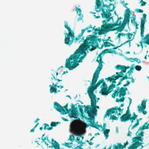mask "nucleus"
I'll list each match as a JSON object with an SVG mask.
<instances>
[{"label": "nucleus", "mask_w": 149, "mask_h": 149, "mask_svg": "<svg viewBox=\"0 0 149 149\" xmlns=\"http://www.w3.org/2000/svg\"><path fill=\"white\" fill-rule=\"evenodd\" d=\"M81 114V118L83 119V118L85 119L86 120H92L93 119H92V118H88L86 117L84 115H83V113Z\"/></svg>", "instance_id": "49530a36"}, {"label": "nucleus", "mask_w": 149, "mask_h": 149, "mask_svg": "<svg viewBox=\"0 0 149 149\" xmlns=\"http://www.w3.org/2000/svg\"><path fill=\"white\" fill-rule=\"evenodd\" d=\"M84 112L88 113L90 118H92V119L93 120L95 119L94 116H93V109L90 107V105H88L85 107Z\"/></svg>", "instance_id": "ddd939ff"}, {"label": "nucleus", "mask_w": 149, "mask_h": 149, "mask_svg": "<svg viewBox=\"0 0 149 149\" xmlns=\"http://www.w3.org/2000/svg\"><path fill=\"white\" fill-rule=\"evenodd\" d=\"M134 67L136 70L138 71H140L142 68L141 66L138 65L135 66Z\"/></svg>", "instance_id": "5fc2aeb1"}, {"label": "nucleus", "mask_w": 149, "mask_h": 149, "mask_svg": "<svg viewBox=\"0 0 149 149\" xmlns=\"http://www.w3.org/2000/svg\"><path fill=\"white\" fill-rule=\"evenodd\" d=\"M118 146H116L115 144H114L113 145V148L114 149L116 147H117L118 149H123V145H122L121 143H117Z\"/></svg>", "instance_id": "a19ab883"}, {"label": "nucleus", "mask_w": 149, "mask_h": 149, "mask_svg": "<svg viewBox=\"0 0 149 149\" xmlns=\"http://www.w3.org/2000/svg\"><path fill=\"white\" fill-rule=\"evenodd\" d=\"M93 38L92 37L91 35H88L87 36L86 39L84 40V42L87 44H90Z\"/></svg>", "instance_id": "cd10ccee"}, {"label": "nucleus", "mask_w": 149, "mask_h": 149, "mask_svg": "<svg viewBox=\"0 0 149 149\" xmlns=\"http://www.w3.org/2000/svg\"><path fill=\"white\" fill-rule=\"evenodd\" d=\"M109 6V8L107 7L108 9L106 10V12H109L113 11L115 8L114 5L113 4L110 3Z\"/></svg>", "instance_id": "72a5a7b5"}, {"label": "nucleus", "mask_w": 149, "mask_h": 149, "mask_svg": "<svg viewBox=\"0 0 149 149\" xmlns=\"http://www.w3.org/2000/svg\"><path fill=\"white\" fill-rule=\"evenodd\" d=\"M125 100V97H123L122 98L120 99L117 98L116 100V102H123Z\"/></svg>", "instance_id": "8fccbe9b"}, {"label": "nucleus", "mask_w": 149, "mask_h": 149, "mask_svg": "<svg viewBox=\"0 0 149 149\" xmlns=\"http://www.w3.org/2000/svg\"><path fill=\"white\" fill-rule=\"evenodd\" d=\"M100 87L102 88H105V87L107 88V84H106L105 82L104 81V82L102 83V84L101 86Z\"/></svg>", "instance_id": "bf43d9fd"}, {"label": "nucleus", "mask_w": 149, "mask_h": 149, "mask_svg": "<svg viewBox=\"0 0 149 149\" xmlns=\"http://www.w3.org/2000/svg\"><path fill=\"white\" fill-rule=\"evenodd\" d=\"M69 140L72 142L74 140V137L73 134L71 135L70 136Z\"/></svg>", "instance_id": "864d4df0"}, {"label": "nucleus", "mask_w": 149, "mask_h": 149, "mask_svg": "<svg viewBox=\"0 0 149 149\" xmlns=\"http://www.w3.org/2000/svg\"><path fill=\"white\" fill-rule=\"evenodd\" d=\"M83 54V56H81L80 58L79 57L77 60H76L74 58L76 54H74L72 57L71 55L69 58H67L66 60L65 67L68 69L70 70H72L76 68L79 65V63L82 62L83 59L86 55V53H84Z\"/></svg>", "instance_id": "f03ea898"}, {"label": "nucleus", "mask_w": 149, "mask_h": 149, "mask_svg": "<svg viewBox=\"0 0 149 149\" xmlns=\"http://www.w3.org/2000/svg\"><path fill=\"white\" fill-rule=\"evenodd\" d=\"M127 38L129 40H131L133 36V34L132 33H127Z\"/></svg>", "instance_id": "09e8293b"}, {"label": "nucleus", "mask_w": 149, "mask_h": 149, "mask_svg": "<svg viewBox=\"0 0 149 149\" xmlns=\"http://www.w3.org/2000/svg\"><path fill=\"white\" fill-rule=\"evenodd\" d=\"M125 13V18L122 23H121V24L119 26L121 25L122 26H124L125 27V26L126 25L127 23L129 22L130 14H131V12L130 11L129 8H127L126 10Z\"/></svg>", "instance_id": "9d476101"}, {"label": "nucleus", "mask_w": 149, "mask_h": 149, "mask_svg": "<svg viewBox=\"0 0 149 149\" xmlns=\"http://www.w3.org/2000/svg\"><path fill=\"white\" fill-rule=\"evenodd\" d=\"M74 131V133L77 135L79 136L77 137L76 140L78 141H80V138L81 136V133L79 130H76V129L74 128L73 129Z\"/></svg>", "instance_id": "393cba45"}, {"label": "nucleus", "mask_w": 149, "mask_h": 149, "mask_svg": "<svg viewBox=\"0 0 149 149\" xmlns=\"http://www.w3.org/2000/svg\"><path fill=\"white\" fill-rule=\"evenodd\" d=\"M92 28H93L92 27V25L91 24H90L89 26H87L84 29H82L81 30V32H82L83 31V33H84L86 30H88V29H89L91 28V29H92Z\"/></svg>", "instance_id": "de8ad7c7"}, {"label": "nucleus", "mask_w": 149, "mask_h": 149, "mask_svg": "<svg viewBox=\"0 0 149 149\" xmlns=\"http://www.w3.org/2000/svg\"><path fill=\"white\" fill-rule=\"evenodd\" d=\"M106 54L105 49L101 52L97 56V58L96 61L97 62H99L102 61V56H101L102 55L104 56Z\"/></svg>", "instance_id": "b1692460"}, {"label": "nucleus", "mask_w": 149, "mask_h": 149, "mask_svg": "<svg viewBox=\"0 0 149 149\" xmlns=\"http://www.w3.org/2000/svg\"><path fill=\"white\" fill-rule=\"evenodd\" d=\"M149 123L147 124V122H146L143 125L142 127H141L139 128L137 133L139 131H140L141 130H143L145 129H148L149 128Z\"/></svg>", "instance_id": "bb28decb"}, {"label": "nucleus", "mask_w": 149, "mask_h": 149, "mask_svg": "<svg viewBox=\"0 0 149 149\" xmlns=\"http://www.w3.org/2000/svg\"><path fill=\"white\" fill-rule=\"evenodd\" d=\"M104 81V79L103 78H102L99 80L97 84L99 86L101 83H103Z\"/></svg>", "instance_id": "4d7b16f0"}, {"label": "nucleus", "mask_w": 149, "mask_h": 149, "mask_svg": "<svg viewBox=\"0 0 149 149\" xmlns=\"http://www.w3.org/2000/svg\"><path fill=\"white\" fill-rule=\"evenodd\" d=\"M119 79V77L117 76H116L115 75L111 76L110 77L105 78V80L108 81H109L110 83L112 82V84H114L116 83V80Z\"/></svg>", "instance_id": "f3484780"}, {"label": "nucleus", "mask_w": 149, "mask_h": 149, "mask_svg": "<svg viewBox=\"0 0 149 149\" xmlns=\"http://www.w3.org/2000/svg\"><path fill=\"white\" fill-rule=\"evenodd\" d=\"M108 90V88L107 87L102 88L101 90L100 91V93L101 94L103 95L107 96L108 94L109 93Z\"/></svg>", "instance_id": "4be33fe9"}, {"label": "nucleus", "mask_w": 149, "mask_h": 149, "mask_svg": "<svg viewBox=\"0 0 149 149\" xmlns=\"http://www.w3.org/2000/svg\"><path fill=\"white\" fill-rule=\"evenodd\" d=\"M52 75L54 77V79L56 80H57L58 82L61 81H62V80H60L59 79H57L56 77H55L53 74H52Z\"/></svg>", "instance_id": "338daca9"}, {"label": "nucleus", "mask_w": 149, "mask_h": 149, "mask_svg": "<svg viewBox=\"0 0 149 149\" xmlns=\"http://www.w3.org/2000/svg\"><path fill=\"white\" fill-rule=\"evenodd\" d=\"M145 19H142L141 20L140 25L141 36L142 38L144 37V24L146 22Z\"/></svg>", "instance_id": "a211bd4d"}, {"label": "nucleus", "mask_w": 149, "mask_h": 149, "mask_svg": "<svg viewBox=\"0 0 149 149\" xmlns=\"http://www.w3.org/2000/svg\"><path fill=\"white\" fill-rule=\"evenodd\" d=\"M142 3L141 4V6H144L145 5H146V2L143 1H141L139 2V3Z\"/></svg>", "instance_id": "0e129e2a"}, {"label": "nucleus", "mask_w": 149, "mask_h": 149, "mask_svg": "<svg viewBox=\"0 0 149 149\" xmlns=\"http://www.w3.org/2000/svg\"><path fill=\"white\" fill-rule=\"evenodd\" d=\"M139 124V122H138V121H136V123L132 127V129H133L135 127H136Z\"/></svg>", "instance_id": "680f3d73"}, {"label": "nucleus", "mask_w": 149, "mask_h": 149, "mask_svg": "<svg viewBox=\"0 0 149 149\" xmlns=\"http://www.w3.org/2000/svg\"><path fill=\"white\" fill-rule=\"evenodd\" d=\"M75 105L72 104L71 105V108L68 109V103L65 106L62 107L57 102H55L54 103V108L62 114H65L71 111V118L74 117V116L76 115V112H77V108L75 107Z\"/></svg>", "instance_id": "f257e3e1"}, {"label": "nucleus", "mask_w": 149, "mask_h": 149, "mask_svg": "<svg viewBox=\"0 0 149 149\" xmlns=\"http://www.w3.org/2000/svg\"><path fill=\"white\" fill-rule=\"evenodd\" d=\"M127 33H119L117 36V38H118V40L119 41H120V37L121 36H125L126 35H127Z\"/></svg>", "instance_id": "79ce46f5"}, {"label": "nucleus", "mask_w": 149, "mask_h": 149, "mask_svg": "<svg viewBox=\"0 0 149 149\" xmlns=\"http://www.w3.org/2000/svg\"><path fill=\"white\" fill-rule=\"evenodd\" d=\"M123 73L124 72H122V71H120V72H116V74L117 75H116V76H117L119 77V78H121L123 77L124 76V74H123Z\"/></svg>", "instance_id": "37998d69"}, {"label": "nucleus", "mask_w": 149, "mask_h": 149, "mask_svg": "<svg viewBox=\"0 0 149 149\" xmlns=\"http://www.w3.org/2000/svg\"><path fill=\"white\" fill-rule=\"evenodd\" d=\"M123 104H121L120 107H116L108 109L104 115V118H105L107 116H109L111 113H116L118 115H121L123 113V109H121L120 107H123Z\"/></svg>", "instance_id": "0eeeda50"}, {"label": "nucleus", "mask_w": 149, "mask_h": 149, "mask_svg": "<svg viewBox=\"0 0 149 149\" xmlns=\"http://www.w3.org/2000/svg\"><path fill=\"white\" fill-rule=\"evenodd\" d=\"M79 17L78 18V21L81 19L83 17V15L81 14V13H80L79 14Z\"/></svg>", "instance_id": "69168bd1"}, {"label": "nucleus", "mask_w": 149, "mask_h": 149, "mask_svg": "<svg viewBox=\"0 0 149 149\" xmlns=\"http://www.w3.org/2000/svg\"><path fill=\"white\" fill-rule=\"evenodd\" d=\"M111 119L113 120H118V118L116 116L114 115H112L109 118V119Z\"/></svg>", "instance_id": "603ef678"}, {"label": "nucleus", "mask_w": 149, "mask_h": 149, "mask_svg": "<svg viewBox=\"0 0 149 149\" xmlns=\"http://www.w3.org/2000/svg\"><path fill=\"white\" fill-rule=\"evenodd\" d=\"M52 85H49V86L50 87V92L51 93H52L53 92L55 93H57V89L56 87H57V83H56L55 84H54L53 82H52Z\"/></svg>", "instance_id": "6ab92c4d"}, {"label": "nucleus", "mask_w": 149, "mask_h": 149, "mask_svg": "<svg viewBox=\"0 0 149 149\" xmlns=\"http://www.w3.org/2000/svg\"><path fill=\"white\" fill-rule=\"evenodd\" d=\"M130 60H133L134 61H131L132 62H134V61H136L138 63H141V61L139 59H138L137 58H130Z\"/></svg>", "instance_id": "a18cd8bd"}, {"label": "nucleus", "mask_w": 149, "mask_h": 149, "mask_svg": "<svg viewBox=\"0 0 149 149\" xmlns=\"http://www.w3.org/2000/svg\"><path fill=\"white\" fill-rule=\"evenodd\" d=\"M128 99L129 100V101H130L129 104H129V105L128 107L127 108V110L126 111L125 113L124 114L125 115H126L129 116H130L131 115V114L130 112V110H129V107H130V104H131L132 102V100L130 97H129Z\"/></svg>", "instance_id": "c756f323"}, {"label": "nucleus", "mask_w": 149, "mask_h": 149, "mask_svg": "<svg viewBox=\"0 0 149 149\" xmlns=\"http://www.w3.org/2000/svg\"><path fill=\"white\" fill-rule=\"evenodd\" d=\"M78 107L79 108V111L81 113V114L83 113V110L82 109V107H81V106L79 105L78 106Z\"/></svg>", "instance_id": "13d9d810"}, {"label": "nucleus", "mask_w": 149, "mask_h": 149, "mask_svg": "<svg viewBox=\"0 0 149 149\" xmlns=\"http://www.w3.org/2000/svg\"><path fill=\"white\" fill-rule=\"evenodd\" d=\"M65 146H66L67 147L70 148L71 147V146H70V145H71L72 144V143H65Z\"/></svg>", "instance_id": "052dcab7"}, {"label": "nucleus", "mask_w": 149, "mask_h": 149, "mask_svg": "<svg viewBox=\"0 0 149 149\" xmlns=\"http://www.w3.org/2000/svg\"><path fill=\"white\" fill-rule=\"evenodd\" d=\"M103 46L106 47H109L110 46H114V45L110 42H109L107 41H106L105 42H104L103 44L102 45L101 47L100 48V49H102Z\"/></svg>", "instance_id": "c85d7f7f"}, {"label": "nucleus", "mask_w": 149, "mask_h": 149, "mask_svg": "<svg viewBox=\"0 0 149 149\" xmlns=\"http://www.w3.org/2000/svg\"><path fill=\"white\" fill-rule=\"evenodd\" d=\"M93 120V123L94 124H90V125L92 127L95 128L97 129H99V127H101L102 128V125H99L98 124H95V123L94 119H92Z\"/></svg>", "instance_id": "2f4dec72"}, {"label": "nucleus", "mask_w": 149, "mask_h": 149, "mask_svg": "<svg viewBox=\"0 0 149 149\" xmlns=\"http://www.w3.org/2000/svg\"><path fill=\"white\" fill-rule=\"evenodd\" d=\"M109 129H106L104 130V131L103 133L104 134V136L106 137V139H107L108 138L109 136V133L110 132Z\"/></svg>", "instance_id": "4c0bfd02"}, {"label": "nucleus", "mask_w": 149, "mask_h": 149, "mask_svg": "<svg viewBox=\"0 0 149 149\" xmlns=\"http://www.w3.org/2000/svg\"><path fill=\"white\" fill-rule=\"evenodd\" d=\"M116 85L115 84H111L109 86L108 90L109 93L111 92L113 90V89L116 87Z\"/></svg>", "instance_id": "e433bc0d"}, {"label": "nucleus", "mask_w": 149, "mask_h": 149, "mask_svg": "<svg viewBox=\"0 0 149 149\" xmlns=\"http://www.w3.org/2000/svg\"><path fill=\"white\" fill-rule=\"evenodd\" d=\"M131 115L129 116V120H130L131 122L132 123L134 122V120H135L136 119V117H131Z\"/></svg>", "instance_id": "6e6d98bb"}, {"label": "nucleus", "mask_w": 149, "mask_h": 149, "mask_svg": "<svg viewBox=\"0 0 149 149\" xmlns=\"http://www.w3.org/2000/svg\"><path fill=\"white\" fill-rule=\"evenodd\" d=\"M146 100L142 101L141 103V106H140V105H139L138 106L139 112H142L143 114L144 115L146 114L147 113L146 111L144 110L146 108Z\"/></svg>", "instance_id": "f8f14e48"}, {"label": "nucleus", "mask_w": 149, "mask_h": 149, "mask_svg": "<svg viewBox=\"0 0 149 149\" xmlns=\"http://www.w3.org/2000/svg\"><path fill=\"white\" fill-rule=\"evenodd\" d=\"M143 42L149 45V34H147L146 35L143 39Z\"/></svg>", "instance_id": "7c9ffc66"}, {"label": "nucleus", "mask_w": 149, "mask_h": 149, "mask_svg": "<svg viewBox=\"0 0 149 149\" xmlns=\"http://www.w3.org/2000/svg\"><path fill=\"white\" fill-rule=\"evenodd\" d=\"M111 49H105L106 54L107 53H113V51L111 50Z\"/></svg>", "instance_id": "3c124183"}, {"label": "nucleus", "mask_w": 149, "mask_h": 149, "mask_svg": "<svg viewBox=\"0 0 149 149\" xmlns=\"http://www.w3.org/2000/svg\"><path fill=\"white\" fill-rule=\"evenodd\" d=\"M132 142H134L136 141H140L141 142H142L143 140V137L141 136H136L133 138L132 139Z\"/></svg>", "instance_id": "473e14b6"}, {"label": "nucleus", "mask_w": 149, "mask_h": 149, "mask_svg": "<svg viewBox=\"0 0 149 149\" xmlns=\"http://www.w3.org/2000/svg\"><path fill=\"white\" fill-rule=\"evenodd\" d=\"M97 12H100L101 10L102 13L101 14L102 17L106 19V22H108L111 19H113L112 17H111V13L109 12L105 11V9L102 7H100L98 9H95Z\"/></svg>", "instance_id": "6e6552de"}, {"label": "nucleus", "mask_w": 149, "mask_h": 149, "mask_svg": "<svg viewBox=\"0 0 149 149\" xmlns=\"http://www.w3.org/2000/svg\"><path fill=\"white\" fill-rule=\"evenodd\" d=\"M124 26H122L121 25L118 27L115 28V27H114L113 31L117 30L118 32H121L124 29Z\"/></svg>", "instance_id": "f704fd0d"}, {"label": "nucleus", "mask_w": 149, "mask_h": 149, "mask_svg": "<svg viewBox=\"0 0 149 149\" xmlns=\"http://www.w3.org/2000/svg\"><path fill=\"white\" fill-rule=\"evenodd\" d=\"M117 90L114 91V93L112 94V97L113 98H115L116 96H118L119 93H121L123 95H125L126 94V92L123 88V87L120 88L119 87L117 88Z\"/></svg>", "instance_id": "9b49d317"}, {"label": "nucleus", "mask_w": 149, "mask_h": 149, "mask_svg": "<svg viewBox=\"0 0 149 149\" xmlns=\"http://www.w3.org/2000/svg\"><path fill=\"white\" fill-rule=\"evenodd\" d=\"M135 143H136V145H137V147L138 146H141L142 144V143H141L139 142V141H136Z\"/></svg>", "instance_id": "774afa93"}, {"label": "nucleus", "mask_w": 149, "mask_h": 149, "mask_svg": "<svg viewBox=\"0 0 149 149\" xmlns=\"http://www.w3.org/2000/svg\"><path fill=\"white\" fill-rule=\"evenodd\" d=\"M116 69L118 70H121L122 72H125L126 71V66L120 65H118L115 66Z\"/></svg>", "instance_id": "412c9836"}, {"label": "nucleus", "mask_w": 149, "mask_h": 149, "mask_svg": "<svg viewBox=\"0 0 149 149\" xmlns=\"http://www.w3.org/2000/svg\"><path fill=\"white\" fill-rule=\"evenodd\" d=\"M134 64L132 65L130 70L127 72V73H128L129 74L128 77H130V75L131 74V73L133 72V70L134 69Z\"/></svg>", "instance_id": "ea45409f"}, {"label": "nucleus", "mask_w": 149, "mask_h": 149, "mask_svg": "<svg viewBox=\"0 0 149 149\" xmlns=\"http://www.w3.org/2000/svg\"><path fill=\"white\" fill-rule=\"evenodd\" d=\"M134 149H136L138 147L135 142L131 145Z\"/></svg>", "instance_id": "e2e57ef3"}, {"label": "nucleus", "mask_w": 149, "mask_h": 149, "mask_svg": "<svg viewBox=\"0 0 149 149\" xmlns=\"http://www.w3.org/2000/svg\"><path fill=\"white\" fill-rule=\"evenodd\" d=\"M64 23V26L68 30V33H65V36L64 42L66 45H71L73 42L75 38L74 32L68 26V24L67 22L65 21Z\"/></svg>", "instance_id": "20e7f679"}, {"label": "nucleus", "mask_w": 149, "mask_h": 149, "mask_svg": "<svg viewBox=\"0 0 149 149\" xmlns=\"http://www.w3.org/2000/svg\"><path fill=\"white\" fill-rule=\"evenodd\" d=\"M90 99H91V106L93 109V116H97V108H99V107L98 106H97L96 105V102L97 101L96 98L91 97V98Z\"/></svg>", "instance_id": "1a4fd4ad"}, {"label": "nucleus", "mask_w": 149, "mask_h": 149, "mask_svg": "<svg viewBox=\"0 0 149 149\" xmlns=\"http://www.w3.org/2000/svg\"><path fill=\"white\" fill-rule=\"evenodd\" d=\"M98 78L93 77L92 81L90 85L88 88L87 93L89 95L90 98H91V97H93L94 98H96L95 95L94 93V91L99 86L97 84H95L97 81Z\"/></svg>", "instance_id": "423d86ee"}, {"label": "nucleus", "mask_w": 149, "mask_h": 149, "mask_svg": "<svg viewBox=\"0 0 149 149\" xmlns=\"http://www.w3.org/2000/svg\"><path fill=\"white\" fill-rule=\"evenodd\" d=\"M95 27H94L93 28L91 29L90 30H87V32L88 33H89L92 32L94 30V31L93 32V33L95 35H97L98 33L99 35L102 34H101V32L100 29V27L98 28V29L97 28L95 29Z\"/></svg>", "instance_id": "aec40b11"}, {"label": "nucleus", "mask_w": 149, "mask_h": 149, "mask_svg": "<svg viewBox=\"0 0 149 149\" xmlns=\"http://www.w3.org/2000/svg\"><path fill=\"white\" fill-rule=\"evenodd\" d=\"M60 123L58 122H52L51 123V127H55L56 126L59 124Z\"/></svg>", "instance_id": "c03bdc74"}, {"label": "nucleus", "mask_w": 149, "mask_h": 149, "mask_svg": "<svg viewBox=\"0 0 149 149\" xmlns=\"http://www.w3.org/2000/svg\"><path fill=\"white\" fill-rule=\"evenodd\" d=\"M98 63H99L98 66L93 76V77H95L96 78L99 77V75L100 74V72L103 66L102 63H103V62L102 61Z\"/></svg>", "instance_id": "4468645a"}, {"label": "nucleus", "mask_w": 149, "mask_h": 149, "mask_svg": "<svg viewBox=\"0 0 149 149\" xmlns=\"http://www.w3.org/2000/svg\"><path fill=\"white\" fill-rule=\"evenodd\" d=\"M52 146L55 149H60V145L56 141H54L53 139H52Z\"/></svg>", "instance_id": "5701e85b"}, {"label": "nucleus", "mask_w": 149, "mask_h": 149, "mask_svg": "<svg viewBox=\"0 0 149 149\" xmlns=\"http://www.w3.org/2000/svg\"><path fill=\"white\" fill-rule=\"evenodd\" d=\"M129 116L123 114L120 118V120L121 122H126L129 120Z\"/></svg>", "instance_id": "a878e982"}, {"label": "nucleus", "mask_w": 149, "mask_h": 149, "mask_svg": "<svg viewBox=\"0 0 149 149\" xmlns=\"http://www.w3.org/2000/svg\"><path fill=\"white\" fill-rule=\"evenodd\" d=\"M90 48V44H87L84 42V43L81 44L78 48L74 52V53L71 55V56L76 54V55L74 58L75 60H77V59L81 55H82L84 53H86V51L88 49L90 50L91 49Z\"/></svg>", "instance_id": "39448f33"}, {"label": "nucleus", "mask_w": 149, "mask_h": 149, "mask_svg": "<svg viewBox=\"0 0 149 149\" xmlns=\"http://www.w3.org/2000/svg\"><path fill=\"white\" fill-rule=\"evenodd\" d=\"M105 1H107L108 0H104ZM102 4V7H106L109 8V6L106 4H104L102 0H96V5L95 6V9H98L101 7Z\"/></svg>", "instance_id": "2eb2a0df"}, {"label": "nucleus", "mask_w": 149, "mask_h": 149, "mask_svg": "<svg viewBox=\"0 0 149 149\" xmlns=\"http://www.w3.org/2000/svg\"><path fill=\"white\" fill-rule=\"evenodd\" d=\"M98 45L97 40L96 39V38H93V39H92V41L90 44V46L91 47V46L92 47V48L90 49V51H92L95 50L96 49V48L98 47Z\"/></svg>", "instance_id": "dca6fc26"}, {"label": "nucleus", "mask_w": 149, "mask_h": 149, "mask_svg": "<svg viewBox=\"0 0 149 149\" xmlns=\"http://www.w3.org/2000/svg\"><path fill=\"white\" fill-rule=\"evenodd\" d=\"M123 19L121 17H119L117 20L113 23H107L106 20H104L102 21L103 24L101 26L100 29L101 32L102 34H105L108 32L113 31L114 27L121 24V21L118 22L119 20Z\"/></svg>", "instance_id": "7ed1b4c3"}, {"label": "nucleus", "mask_w": 149, "mask_h": 149, "mask_svg": "<svg viewBox=\"0 0 149 149\" xmlns=\"http://www.w3.org/2000/svg\"><path fill=\"white\" fill-rule=\"evenodd\" d=\"M83 31L81 32V33L78 35V36L74 39V42L75 43L77 42L78 41H79L82 36L84 33H83Z\"/></svg>", "instance_id": "58836bf2"}, {"label": "nucleus", "mask_w": 149, "mask_h": 149, "mask_svg": "<svg viewBox=\"0 0 149 149\" xmlns=\"http://www.w3.org/2000/svg\"><path fill=\"white\" fill-rule=\"evenodd\" d=\"M43 125L44 126V129L45 130H52L53 128V127H50L49 125L48 124L46 123H44Z\"/></svg>", "instance_id": "c9c22d12"}]
</instances>
